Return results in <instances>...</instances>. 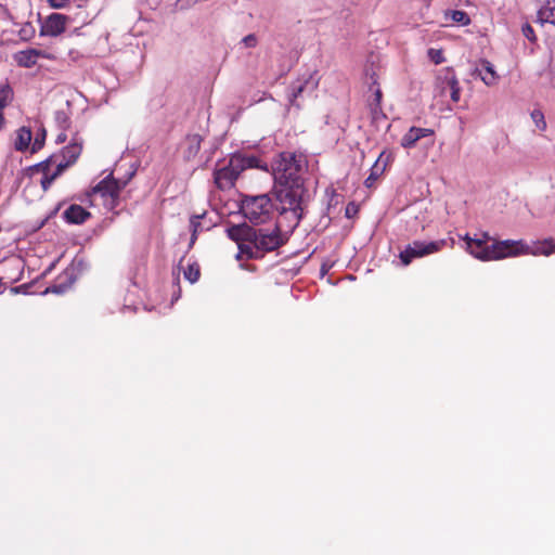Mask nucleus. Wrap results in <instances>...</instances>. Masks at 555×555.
<instances>
[{
  "mask_svg": "<svg viewBox=\"0 0 555 555\" xmlns=\"http://www.w3.org/2000/svg\"><path fill=\"white\" fill-rule=\"evenodd\" d=\"M522 35L531 42H534L537 40V36L534 34V30L532 26L528 23L524 24L521 27Z\"/></svg>",
  "mask_w": 555,
  "mask_h": 555,
  "instance_id": "nucleus-30",
  "label": "nucleus"
},
{
  "mask_svg": "<svg viewBox=\"0 0 555 555\" xmlns=\"http://www.w3.org/2000/svg\"><path fill=\"white\" fill-rule=\"evenodd\" d=\"M66 131L67 130H60V132H59V134L56 135V139H55V142L57 144L64 143L66 141V139H67Z\"/></svg>",
  "mask_w": 555,
  "mask_h": 555,
  "instance_id": "nucleus-37",
  "label": "nucleus"
},
{
  "mask_svg": "<svg viewBox=\"0 0 555 555\" xmlns=\"http://www.w3.org/2000/svg\"><path fill=\"white\" fill-rule=\"evenodd\" d=\"M185 141L188 145L185 150V155L189 159L194 158L201 150L202 137L197 133L189 134Z\"/></svg>",
  "mask_w": 555,
  "mask_h": 555,
  "instance_id": "nucleus-21",
  "label": "nucleus"
},
{
  "mask_svg": "<svg viewBox=\"0 0 555 555\" xmlns=\"http://www.w3.org/2000/svg\"><path fill=\"white\" fill-rule=\"evenodd\" d=\"M16 271L13 269H7V274H15Z\"/></svg>",
  "mask_w": 555,
  "mask_h": 555,
  "instance_id": "nucleus-39",
  "label": "nucleus"
},
{
  "mask_svg": "<svg viewBox=\"0 0 555 555\" xmlns=\"http://www.w3.org/2000/svg\"><path fill=\"white\" fill-rule=\"evenodd\" d=\"M305 168L306 159L304 155L287 151L281 152L270 165L274 185H304L301 175Z\"/></svg>",
  "mask_w": 555,
  "mask_h": 555,
  "instance_id": "nucleus-5",
  "label": "nucleus"
},
{
  "mask_svg": "<svg viewBox=\"0 0 555 555\" xmlns=\"http://www.w3.org/2000/svg\"><path fill=\"white\" fill-rule=\"evenodd\" d=\"M382 96H383L382 90L379 88H377L374 93V102H375L374 104H375L376 108L377 107L379 108V106H380Z\"/></svg>",
  "mask_w": 555,
  "mask_h": 555,
  "instance_id": "nucleus-36",
  "label": "nucleus"
},
{
  "mask_svg": "<svg viewBox=\"0 0 555 555\" xmlns=\"http://www.w3.org/2000/svg\"><path fill=\"white\" fill-rule=\"evenodd\" d=\"M521 245L524 246L525 249H527V254L531 253L534 256H550L551 254L555 253V242L552 238L537 243L532 250H529L530 248L528 246H525L522 243Z\"/></svg>",
  "mask_w": 555,
  "mask_h": 555,
  "instance_id": "nucleus-20",
  "label": "nucleus"
},
{
  "mask_svg": "<svg viewBox=\"0 0 555 555\" xmlns=\"http://www.w3.org/2000/svg\"><path fill=\"white\" fill-rule=\"evenodd\" d=\"M447 83L450 88V96L451 100L455 103L460 101L461 98V87L460 82L452 69H448Z\"/></svg>",
  "mask_w": 555,
  "mask_h": 555,
  "instance_id": "nucleus-22",
  "label": "nucleus"
},
{
  "mask_svg": "<svg viewBox=\"0 0 555 555\" xmlns=\"http://www.w3.org/2000/svg\"><path fill=\"white\" fill-rule=\"evenodd\" d=\"M23 274V263L20 258L11 257L0 262V287L2 281L5 283H15L21 280Z\"/></svg>",
  "mask_w": 555,
  "mask_h": 555,
  "instance_id": "nucleus-11",
  "label": "nucleus"
},
{
  "mask_svg": "<svg viewBox=\"0 0 555 555\" xmlns=\"http://www.w3.org/2000/svg\"><path fill=\"white\" fill-rule=\"evenodd\" d=\"M68 20V16L64 14H50L42 25L41 34L51 37L60 36L65 31Z\"/></svg>",
  "mask_w": 555,
  "mask_h": 555,
  "instance_id": "nucleus-12",
  "label": "nucleus"
},
{
  "mask_svg": "<svg viewBox=\"0 0 555 555\" xmlns=\"http://www.w3.org/2000/svg\"><path fill=\"white\" fill-rule=\"evenodd\" d=\"M538 21L540 23H550L555 25V0H547L538 11Z\"/></svg>",
  "mask_w": 555,
  "mask_h": 555,
  "instance_id": "nucleus-19",
  "label": "nucleus"
},
{
  "mask_svg": "<svg viewBox=\"0 0 555 555\" xmlns=\"http://www.w3.org/2000/svg\"><path fill=\"white\" fill-rule=\"evenodd\" d=\"M51 8L62 9L69 5L70 0H46Z\"/></svg>",
  "mask_w": 555,
  "mask_h": 555,
  "instance_id": "nucleus-34",
  "label": "nucleus"
},
{
  "mask_svg": "<svg viewBox=\"0 0 555 555\" xmlns=\"http://www.w3.org/2000/svg\"><path fill=\"white\" fill-rule=\"evenodd\" d=\"M435 131L430 128L411 127L401 138V146L404 149H413L416 143L426 137H434Z\"/></svg>",
  "mask_w": 555,
  "mask_h": 555,
  "instance_id": "nucleus-14",
  "label": "nucleus"
},
{
  "mask_svg": "<svg viewBox=\"0 0 555 555\" xmlns=\"http://www.w3.org/2000/svg\"><path fill=\"white\" fill-rule=\"evenodd\" d=\"M31 141V131L30 129L23 127L18 129L17 137L15 140V149L17 151H25L28 149Z\"/></svg>",
  "mask_w": 555,
  "mask_h": 555,
  "instance_id": "nucleus-23",
  "label": "nucleus"
},
{
  "mask_svg": "<svg viewBox=\"0 0 555 555\" xmlns=\"http://www.w3.org/2000/svg\"><path fill=\"white\" fill-rule=\"evenodd\" d=\"M463 240L468 253L482 261L500 260L528 253L521 245V241H495L488 233H482L478 238H472L466 234Z\"/></svg>",
  "mask_w": 555,
  "mask_h": 555,
  "instance_id": "nucleus-2",
  "label": "nucleus"
},
{
  "mask_svg": "<svg viewBox=\"0 0 555 555\" xmlns=\"http://www.w3.org/2000/svg\"><path fill=\"white\" fill-rule=\"evenodd\" d=\"M13 59L20 67L31 68L37 64L38 59H51V55L43 50L26 49L16 52Z\"/></svg>",
  "mask_w": 555,
  "mask_h": 555,
  "instance_id": "nucleus-13",
  "label": "nucleus"
},
{
  "mask_svg": "<svg viewBox=\"0 0 555 555\" xmlns=\"http://www.w3.org/2000/svg\"><path fill=\"white\" fill-rule=\"evenodd\" d=\"M126 184L127 181L115 179L113 173H109L92 188L90 195L99 196L104 207L114 210L119 205L120 194Z\"/></svg>",
  "mask_w": 555,
  "mask_h": 555,
  "instance_id": "nucleus-7",
  "label": "nucleus"
},
{
  "mask_svg": "<svg viewBox=\"0 0 555 555\" xmlns=\"http://www.w3.org/2000/svg\"><path fill=\"white\" fill-rule=\"evenodd\" d=\"M282 221L273 228H253L247 224L233 225L228 229V235L238 246V259H262L267 253L278 250L287 242L282 233Z\"/></svg>",
  "mask_w": 555,
  "mask_h": 555,
  "instance_id": "nucleus-1",
  "label": "nucleus"
},
{
  "mask_svg": "<svg viewBox=\"0 0 555 555\" xmlns=\"http://www.w3.org/2000/svg\"><path fill=\"white\" fill-rule=\"evenodd\" d=\"M183 273H184V278L189 282H191V283L197 282L201 276V270H199L198 263L193 262V263L189 264Z\"/></svg>",
  "mask_w": 555,
  "mask_h": 555,
  "instance_id": "nucleus-26",
  "label": "nucleus"
},
{
  "mask_svg": "<svg viewBox=\"0 0 555 555\" xmlns=\"http://www.w3.org/2000/svg\"><path fill=\"white\" fill-rule=\"evenodd\" d=\"M390 159V155H386L385 152H382L373 165L371 169L370 176L365 180V185L371 188L374 182L378 179V177L384 172L386 166L388 165Z\"/></svg>",
  "mask_w": 555,
  "mask_h": 555,
  "instance_id": "nucleus-17",
  "label": "nucleus"
},
{
  "mask_svg": "<svg viewBox=\"0 0 555 555\" xmlns=\"http://www.w3.org/2000/svg\"><path fill=\"white\" fill-rule=\"evenodd\" d=\"M14 99V91L9 82L0 85V124L4 121V108L9 106Z\"/></svg>",
  "mask_w": 555,
  "mask_h": 555,
  "instance_id": "nucleus-18",
  "label": "nucleus"
},
{
  "mask_svg": "<svg viewBox=\"0 0 555 555\" xmlns=\"http://www.w3.org/2000/svg\"><path fill=\"white\" fill-rule=\"evenodd\" d=\"M243 42L246 47L253 48L257 44V38L255 35L250 34L243 38Z\"/></svg>",
  "mask_w": 555,
  "mask_h": 555,
  "instance_id": "nucleus-35",
  "label": "nucleus"
},
{
  "mask_svg": "<svg viewBox=\"0 0 555 555\" xmlns=\"http://www.w3.org/2000/svg\"><path fill=\"white\" fill-rule=\"evenodd\" d=\"M531 118H532L533 122L535 124V126L540 130L544 131L546 129V121H545L544 114L542 113V111L533 109L531 112Z\"/></svg>",
  "mask_w": 555,
  "mask_h": 555,
  "instance_id": "nucleus-28",
  "label": "nucleus"
},
{
  "mask_svg": "<svg viewBox=\"0 0 555 555\" xmlns=\"http://www.w3.org/2000/svg\"><path fill=\"white\" fill-rule=\"evenodd\" d=\"M48 291H51L53 293H62L64 289L62 286L52 285L51 287L48 288Z\"/></svg>",
  "mask_w": 555,
  "mask_h": 555,
  "instance_id": "nucleus-38",
  "label": "nucleus"
},
{
  "mask_svg": "<svg viewBox=\"0 0 555 555\" xmlns=\"http://www.w3.org/2000/svg\"><path fill=\"white\" fill-rule=\"evenodd\" d=\"M44 140H46V130L42 129L41 133H38L34 141L33 152H37L38 150H40L43 146Z\"/></svg>",
  "mask_w": 555,
  "mask_h": 555,
  "instance_id": "nucleus-32",
  "label": "nucleus"
},
{
  "mask_svg": "<svg viewBox=\"0 0 555 555\" xmlns=\"http://www.w3.org/2000/svg\"><path fill=\"white\" fill-rule=\"evenodd\" d=\"M81 152L82 141L76 135L68 145L62 149L60 154L62 159L60 162L57 160L56 175H62L68 167L73 166L79 158Z\"/></svg>",
  "mask_w": 555,
  "mask_h": 555,
  "instance_id": "nucleus-10",
  "label": "nucleus"
},
{
  "mask_svg": "<svg viewBox=\"0 0 555 555\" xmlns=\"http://www.w3.org/2000/svg\"><path fill=\"white\" fill-rule=\"evenodd\" d=\"M91 217V214L82 206L73 204L64 212L63 218L66 222L73 224H81Z\"/></svg>",
  "mask_w": 555,
  "mask_h": 555,
  "instance_id": "nucleus-16",
  "label": "nucleus"
},
{
  "mask_svg": "<svg viewBox=\"0 0 555 555\" xmlns=\"http://www.w3.org/2000/svg\"><path fill=\"white\" fill-rule=\"evenodd\" d=\"M474 74H477L487 86H494L498 83L499 75L488 60H480Z\"/></svg>",
  "mask_w": 555,
  "mask_h": 555,
  "instance_id": "nucleus-15",
  "label": "nucleus"
},
{
  "mask_svg": "<svg viewBox=\"0 0 555 555\" xmlns=\"http://www.w3.org/2000/svg\"><path fill=\"white\" fill-rule=\"evenodd\" d=\"M257 168L269 171L267 163L255 155L234 153L227 165L219 167L214 172L215 183L220 190H230L234 186L240 175L246 169Z\"/></svg>",
  "mask_w": 555,
  "mask_h": 555,
  "instance_id": "nucleus-4",
  "label": "nucleus"
},
{
  "mask_svg": "<svg viewBox=\"0 0 555 555\" xmlns=\"http://www.w3.org/2000/svg\"><path fill=\"white\" fill-rule=\"evenodd\" d=\"M359 212V206L354 202L347 204L345 209V216L347 218H353Z\"/></svg>",
  "mask_w": 555,
  "mask_h": 555,
  "instance_id": "nucleus-33",
  "label": "nucleus"
},
{
  "mask_svg": "<svg viewBox=\"0 0 555 555\" xmlns=\"http://www.w3.org/2000/svg\"><path fill=\"white\" fill-rule=\"evenodd\" d=\"M241 210L244 217L254 224H262L274 215V204L268 194L245 195L242 198Z\"/></svg>",
  "mask_w": 555,
  "mask_h": 555,
  "instance_id": "nucleus-6",
  "label": "nucleus"
},
{
  "mask_svg": "<svg viewBox=\"0 0 555 555\" xmlns=\"http://www.w3.org/2000/svg\"><path fill=\"white\" fill-rule=\"evenodd\" d=\"M446 246V240H438L428 243L422 241H414L399 254V258L403 266H409L413 261V259L438 253Z\"/></svg>",
  "mask_w": 555,
  "mask_h": 555,
  "instance_id": "nucleus-8",
  "label": "nucleus"
},
{
  "mask_svg": "<svg viewBox=\"0 0 555 555\" xmlns=\"http://www.w3.org/2000/svg\"><path fill=\"white\" fill-rule=\"evenodd\" d=\"M57 159L59 155L53 154L47 159L27 168V175L29 178L41 175V178L38 182L41 185L43 192H47L51 184L61 176L56 175Z\"/></svg>",
  "mask_w": 555,
  "mask_h": 555,
  "instance_id": "nucleus-9",
  "label": "nucleus"
},
{
  "mask_svg": "<svg viewBox=\"0 0 555 555\" xmlns=\"http://www.w3.org/2000/svg\"><path fill=\"white\" fill-rule=\"evenodd\" d=\"M205 212L202 215H194L190 219V227L192 231L191 235V244H194V242L197 240L198 233H201L204 228L202 227L201 219L204 218Z\"/></svg>",
  "mask_w": 555,
  "mask_h": 555,
  "instance_id": "nucleus-24",
  "label": "nucleus"
},
{
  "mask_svg": "<svg viewBox=\"0 0 555 555\" xmlns=\"http://www.w3.org/2000/svg\"><path fill=\"white\" fill-rule=\"evenodd\" d=\"M54 121L59 130H68L70 128V118L65 111L55 112Z\"/></svg>",
  "mask_w": 555,
  "mask_h": 555,
  "instance_id": "nucleus-25",
  "label": "nucleus"
},
{
  "mask_svg": "<svg viewBox=\"0 0 555 555\" xmlns=\"http://www.w3.org/2000/svg\"><path fill=\"white\" fill-rule=\"evenodd\" d=\"M428 57L435 63V64H441L444 62V56L442 50L439 49H429L428 50Z\"/></svg>",
  "mask_w": 555,
  "mask_h": 555,
  "instance_id": "nucleus-29",
  "label": "nucleus"
},
{
  "mask_svg": "<svg viewBox=\"0 0 555 555\" xmlns=\"http://www.w3.org/2000/svg\"><path fill=\"white\" fill-rule=\"evenodd\" d=\"M450 17L453 22L466 26L470 24V17L464 11L453 10L450 12Z\"/></svg>",
  "mask_w": 555,
  "mask_h": 555,
  "instance_id": "nucleus-27",
  "label": "nucleus"
},
{
  "mask_svg": "<svg viewBox=\"0 0 555 555\" xmlns=\"http://www.w3.org/2000/svg\"><path fill=\"white\" fill-rule=\"evenodd\" d=\"M305 87H306V82L299 83V85H293L292 93L289 95L291 103H294L295 100L304 92Z\"/></svg>",
  "mask_w": 555,
  "mask_h": 555,
  "instance_id": "nucleus-31",
  "label": "nucleus"
},
{
  "mask_svg": "<svg viewBox=\"0 0 555 555\" xmlns=\"http://www.w3.org/2000/svg\"><path fill=\"white\" fill-rule=\"evenodd\" d=\"M304 185H273L272 195L275 204L274 210L279 220L291 231L295 230L304 217L302 196Z\"/></svg>",
  "mask_w": 555,
  "mask_h": 555,
  "instance_id": "nucleus-3",
  "label": "nucleus"
}]
</instances>
